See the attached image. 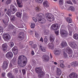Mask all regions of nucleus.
Returning <instances> with one entry per match:
<instances>
[{
    "instance_id": "9b49d317",
    "label": "nucleus",
    "mask_w": 78,
    "mask_h": 78,
    "mask_svg": "<svg viewBox=\"0 0 78 78\" xmlns=\"http://www.w3.org/2000/svg\"><path fill=\"white\" fill-rule=\"evenodd\" d=\"M71 66L73 67H76L78 66V62L74 61L71 63Z\"/></svg>"
},
{
    "instance_id": "f03ea898",
    "label": "nucleus",
    "mask_w": 78,
    "mask_h": 78,
    "mask_svg": "<svg viewBox=\"0 0 78 78\" xmlns=\"http://www.w3.org/2000/svg\"><path fill=\"white\" fill-rule=\"evenodd\" d=\"M46 18H47L48 20L50 22L53 21L54 18H53V15L51 13H48L46 14Z\"/></svg>"
},
{
    "instance_id": "864d4df0",
    "label": "nucleus",
    "mask_w": 78,
    "mask_h": 78,
    "mask_svg": "<svg viewBox=\"0 0 78 78\" xmlns=\"http://www.w3.org/2000/svg\"><path fill=\"white\" fill-rule=\"evenodd\" d=\"M10 47H13V46H14V43L12 42H10Z\"/></svg>"
},
{
    "instance_id": "338daca9",
    "label": "nucleus",
    "mask_w": 78,
    "mask_h": 78,
    "mask_svg": "<svg viewBox=\"0 0 78 78\" xmlns=\"http://www.w3.org/2000/svg\"><path fill=\"white\" fill-rule=\"evenodd\" d=\"M14 7H15L13 5H11L10 7V9H12H12H13V8H14Z\"/></svg>"
},
{
    "instance_id": "c756f323",
    "label": "nucleus",
    "mask_w": 78,
    "mask_h": 78,
    "mask_svg": "<svg viewBox=\"0 0 78 78\" xmlns=\"http://www.w3.org/2000/svg\"><path fill=\"white\" fill-rule=\"evenodd\" d=\"M66 21L69 23H71L72 22V20L71 18H66Z\"/></svg>"
},
{
    "instance_id": "8fccbe9b",
    "label": "nucleus",
    "mask_w": 78,
    "mask_h": 78,
    "mask_svg": "<svg viewBox=\"0 0 78 78\" xmlns=\"http://www.w3.org/2000/svg\"><path fill=\"white\" fill-rule=\"evenodd\" d=\"M10 29H14V26L12 25V24H10Z\"/></svg>"
},
{
    "instance_id": "0eeeda50",
    "label": "nucleus",
    "mask_w": 78,
    "mask_h": 78,
    "mask_svg": "<svg viewBox=\"0 0 78 78\" xmlns=\"http://www.w3.org/2000/svg\"><path fill=\"white\" fill-rule=\"evenodd\" d=\"M43 5L44 7L47 8L49 7V3L47 1H44L43 3Z\"/></svg>"
},
{
    "instance_id": "e433bc0d",
    "label": "nucleus",
    "mask_w": 78,
    "mask_h": 78,
    "mask_svg": "<svg viewBox=\"0 0 78 78\" xmlns=\"http://www.w3.org/2000/svg\"><path fill=\"white\" fill-rule=\"evenodd\" d=\"M35 37L36 38L39 37V35L37 32H35Z\"/></svg>"
},
{
    "instance_id": "a19ab883",
    "label": "nucleus",
    "mask_w": 78,
    "mask_h": 78,
    "mask_svg": "<svg viewBox=\"0 0 78 78\" xmlns=\"http://www.w3.org/2000/svg\"><path fill=\"white\" fill-rule=\"evenodd\" d=\"M6 14L9 17H10V10L9 9L8 10Z\"/></svg>"
},
{
    "instance_id": "774afa93",
    "label": "nucleus",
    "mask_w": 78,
    "mask_h": 78,
    "mask_svg": "<svg viewBox=\"0 0 78 78\" xmlns=\"http://www.w3.org/2000/svg\"><path fill=\"white\" fill-rule=\"evenodd\" d=\"M14 72L16 73H17V72H18V70L16 69H14Z\"/></svg>"
},
{
    "instance_id": "e2e57ef3",
    "label": "nucleus",
    "mask_w": 78,
    "mask_h": 78,
    "mask_svg": "<svg viewBox=\"0 0 78 78\" xmlns=\"http://www.w3.org/2000/svg\"><path fill=\"white\" fill-rule=\"evenodd\" d=\"M10 3V0H7L6 2V4L8 5Z\"/></svg>"
},
{
    "instance_id": "f8f14e48",
    "label": "nucleus",
    "mask_w": 78,
    "mask_h": 78,
    "mask_svg": "<svg viewBox=\"0 0 78 78\" xmlns=\"http://www.w3.org/2000/svg\"><path fill=\"white\" fill-rule=\"evenodd\" d=\"M70 45L71 48H76L77 47V45L76 43L74 42L71 43L70 44Z\"/></svg>"
},
{
    "instance_id": "58836bf2",
    "label": "nucleus",
    "mask_w": 78,
    "mask_h": 78,
    "mask_svg": "<svg viewBox=\"0 0 78 78\" xmlns=\"http://www.w3.org/2000/svg\"><path fill=\"white\" fill-rule=\"evenodd\" d=\"M40 9L39 7H37L35 8V10L36 11L38 12L39 11Z\"/></svg>"
},
{
    "instance_id": "1a4fd4ad",
    "label": "nucleus",
    "mask_w": 78,
    "mask_h": 78,
    "mask_svg": "<svg viewBox=\"0 0 78 78\" xmlns=\"http://www.w3.org/2000/svg\"><path fill=\"white\" fill-rule=\"evenodd\" d=\"M78 75L75 73H71L69 75L70 78H77Z\"/></svg>"
},
{
    "instance_id": "6e6552de",
    "label": "nucleus",
    "mask_w": 78,
    "mask_h": 78,
    "mask_svg": "<svg viewBox=\"0 0 78 78\" xmlns=\"http://www.w3.org/2000/svg\"><path fill=\"white\" fill-rule=\"evenodd\" d=\"M3 37L5 41H6V40L8 41V40L10 39V38H9L10 36L7 34H4L3 35Z\"/></svg>"
},
{
    "instance_id": "39448f33",
    "label": "nucleus",
    "mask_w": 78,
    "mask_h": 78,
    "mask_svg": "<svg viewBox=\"0 0 78 78\" xmlns=\"http://www.w3.org/2000/svg\"><path fill=\"white\" fill-rule=\"evenodd\" d=\"M59 27L58 25V24H52L51 26V28L53 30H56L57 29H58L59 28Z\"/></svg>"
},
{
    "instance_id": "37998d69",
    "label": "nucleus",
    "mask_w": 78,
    "mask_h": 78,
    "mask_svg": "<svg viewBox=\"0 0 78 78\" xmlns=\"http://www.w3.org/2000/svg\"><path fill=\"white\" fill-rule=\"evenodd\" d=\"M22 72L23 75H24L26 74V70L25 69H23L22 70Z\"/></svg>"
},
{
    "instance_id": "4c0bfd02",
    "label": "nucleus",
    "mask_w": 78,
    "mask_h": 78,
    "mask_svg": "<svg viewBox=\"0 0 78 78\" xmlns=\"http://www.w3.org/2000/svg\"><path fill=\"white\" fill-rule=\"evenodd\" d=\"M41 0H35V2L38 4H41L42 3Z\"/></svg>"
},
{
    "instance_id": "2eb2a0df",
    "label": "nucleus",
    "mask_w": 78,
    "mask_h": 78,
    "mask_svg": "<svg viewBox=\"0 0 78 78\" xmlns=\"http://www.w3.org/2000/svg\"><path fill=\"white\" fill-rule=\"evenodd\" d=\"M2 50L4 51H5L7 50V45L6 44H4L2 45Z\"/></svg>"
},
{
    "instance_id": "f704fd0d",
    "label": "nucleus",
    "mask_w": 78,
    "mask_h": 78,
    "mask_svg": "<svg viewBox=\"0 0 78 78\" xmlns=\"http://www.w3.org/2000/svg\"><path fill=\"white\" fill-rule=\"evenodd\" d=\"M33 48L34 49H37V46L36 44H34L33 47Z\"/></svg>"
},
{
    "instance_id": "2f4dec72",
    "label": "nucleus",
    "mask_w": 78,
    "mask_h": 78,
    "mask_svg": "<svg viewBox=\"0 0 78 78\" xmlns=\"http://www.w3.org/2000/svg\"><path fill=\"white\" fill-rule=\"evenodd\" d=\"M11 20V21L12 22H14L15 20V16L14 15H12L10 17Z\"/></svg>"
},
{
    "instance_id": "20e7f679",
    "label": "nucleus",
    "mask_w": 78,
    "mask_h": 78,
    "mask_svg": "<svg viewBox=\"0 0 78 78\" xmlns=\"http://www.w3.org/2000/svg\"><path fill=\"white\" fill-rule=\"evenodd\" d=\"M36 18V19L37 20L38 22L39 21L41 20V19H42V18H45V16L43 14L41 13L38 14L37 15Z\"/></svg>"
},
{
    "instance_id": "423d86ee",
    "label": "nucleus",
    "mask_w": 78,
    "mask_h": 78,
    "mask_svg": "<svg viewBox=\"0 0 78 78\" xmlns=\"http://www.w3.org/2000/svg\"><path fill=\"white\" fill-rule=\"evenodd\" d=\"M8 64L7 62L6 61H4L3 65L2 66V69L3 70H6L8 68Z\"/></svg>"
},
{
    "instance_id": "a18cd8bd",
    "label": "nucleus",
    "mask_w": 78,
    "mask_h": 78,
    "mask_svg": "<svg viewBox=\"0 0 78 78\" xmlns=\"http://www.w3.org/2000/svg\"><path fill=\"white\" fill-rule=\"evenodd\" d=\"M35 53L34 52V50H32L31 51V55H32V56H33L34 55H35Z\"/></svg>"
},
{
    "instance_id": "79ce46f5",
    "label": "nucleus",
    "mask_w": 78,
    "mask_h": 78,
    "mask_svg": "<svg viewBox=\"0 0 78 78\" xmlns=\"http://www.w3.org/2000/svg\"><path fill=\"white\" fill-rule=\"evenodd\" d=\"M63 3V0H59V3L60 5H62Z\"/></svg>"
},
{
    "instance_id": "680f3d73",
    "label": "nucleus",
    "mask_w": 78,
    "mask_h": 78,
    "mask_svg": "<svg viewBox=\"0 0 78 78\" xmlns=\"http://www.w3.org/2000/svg\"><path fill=\"white\" fill-rule=\"evenodd\" d=\"M61 53V51H57V55H59Z\"/></svg>"
},
{
    "instance_id": "4d7b16f0",
    "label": "nucleus",
    "mask_w": 78,
    "mask_h": 78,
    "mask_svg": "<svg viewBox=\"0 0 78 78\" xmlns=\"http://www.w3.org/2000/svg\"><path fill=\"white\" fill-rule=\"evenodd\" d=\"M33 41H30L29 42V45L32 46L33 45Z\"/></svg>"
},
{
    "instance_id": "72a5a7b5",
    "label": "nucleus",
    "mask_w": 78,
    "mask_h": 78,
    "mask_svg": "<svg viewBox=\"0 0 78 78\" xmlns=\"http://www.w3.org/2000/svg\"><path fill=\"white\" fill-rule=\"evenodd\" d=\"M63 56L65 58H69L67 57L68 56L67 54L65 52H63Z\"/></svg>"
},
{
    "instance_id": "6e6d98bb",
    "label": "nucleus",
    "mask_w": 78,
    "mask_h": 78,
    "mask_svg": "<svg viewBox=\"0 0 78 78\" xmlns=\"http://www.w3.org/2000/svg\"><path fill=\"white\" fill-rule=\"evenodd\" d=\"M9 22V20H8L7 21H5V22L3 20V22L4 23H8Z\"/></svg>"
},
{
    "instance_id": "bf43d9fd",
    "label": "nucleus",
    "mask_w": 78,
    "mask_h": 78,
    "mask_svg": "<svg viewBox=\"0 0 78 78\" xmlns=\"http://www.w3.org/2000/svg\"><path fill=\"white\" fill-rule=\"evenodd\" d=\"M40 41H41V42H43V39L42 38V37H41V38L40 40Z\"/></svg>"
},
{
    "instance_id": "393cba45",
    "label": "nucleus",
    "mask_w": 78,
    "mask_h": 78,
    "mask_svg": "<svg viewBox=\"0 0 78 78\" xmlns=\"http://www.w3.org/2000/svg\"><path fill=\"white\" fill-rule=\"evenodd\" d=\"M17 11V9L16 7H15L14 8L12 9V10L11 11L10 13L11 14H14Z\"/></svg>"
},
{
    "instance_id": "5701e85b",
    "label": "nucleus",
    "mask_w": 78,
    "mask_h": 78,
    "mask_svg": "<svg viewBox=\"0 0 78 78\" xmlns=\"http://www.w3.org/2000/svg\"><path fill=\"white\" fill-rule=\"evenodd\" d=\"M67 45V43L65 41H62L61 43V48H63Z\"/></svg>"
},
{
    "instance_id": "c85d7f7f",
    "label": "nucleus",
    "mask_w": 78,
    "mask_h": 78,
    "mask_svg": "<svg viewBox=\"0 0 78 78\" xmlns=\"http://www.w3.org/2000/svg\"><path fill=\"white\" fill-rule=\"evenodd\" d=\"M5 56L9 59H10V52H8L5 55Z\"/></svg>"
},
{
    "instance_id": "13d9d810",
    "label": "nucleus",
    "mask_w": 78,
    "mask_h": 78,
    "mask_svg": "<svg viewBox=\"0 0 78 78\" xmlns=\"http://www.w3.org/2000/svg\"><path fill=\"white\" fill-rule=\"evenodd\" d=\"M44 34L46 35H48V31H46L44 32Z\"/></svg>"
},
{
    "instance_id": "b1692460",
    "label": "nucleus",
    "mask_w": 78,
    "mask_h": 78,
    "mask_svg": "<svg viewBox=\"0 0 78 78\" xmlns=\"http://www.w3.org/2000/svg\"><path fill=\"white\" fill-rule=\"evenodd\" d=\"M53 15L56 16L58 13V11L55 8L53 9Z\"/></svg>"
},
{
    "instance_id": "7ed1b4c3",
    "label": "nucleus",
    "mask_w": 78,
    "mask_h": 78,
    "mask_svg": "<svg viewBox=\"0 0 78 78\" xmlns=\"http://www.w3.org/2000/svg\"><path fill=\"white\" fill-rule=\"evenodd\" d=\"M60 34L62 37H66L68 36V32L65 30H60Z\"/></svg>"
},
{
    "instance_id": "49530a36",
    "label": "nucleus",
    "mask_w": 78,
    "mask_h": 78,
    "mask_svg": "<svg viewBox=\"0 0 78 78\" xmlns=\"http://www.w3.org/2000/svg\"><path fill=\"white\" fill-rule=\"evenodd\" d=\"M32 68V67L30 66H28L27 68V70H30Z\"/></svg>"
},
{
    "instance_id": "473e14b6",
    "label": "nucleus",
    "mask_w": 78,
    "mask_h": 78,
    "mask_svg": "<svg viewBox=\"0 0 78 78\" xmlns=\"http://www.w3.org/2000/svg\"><path fill=\"white\" fill-rule=\"evenodd\" d=\"M73 37L75 39H78V34H75L73 35Z\"/></svg>"
},
{
    "instance_id": "5fc2aeb1",
    "label": "nucleus",
    "mask_w": 78,
    "mask_h": 78,
    "mask_svg": "<svg viewBox=\"0 0 78 78\" xmlns=\"http://www.w3.org/2000/svg\"><path fill=\"white\" fill-rule=\"evenodd\" d=\"M13 56V54L12 53V52H11V51H10V58H12Z\"/></svg>"
},
{
    "instance_id": "a878e982",
    "label": "nucleus",
    "mask_w": 78,
    "mask_h": 78,
    "mask_svg": "<svg viewBox=\"0 0 78 78\" xmlns=\"http://www.w3.org/2000/svg\"><path fill=\"white\" fill-rule=\"evenodd\" d=\"M55 39V37L53 36V35H51V37H50V41L52 42H53L54 41Z\"/></svg>"
},
{
    "instance_id": "69168bd1",
    "label": "nucleus",
    "mask_w": 78,
    "mask_h": 78,
    "mask_svg": "<svg viewBox=\"0 0 78 78\" xmlns=\"http://www.w3.org/2000/svg\"><path fill=\"white\" fill-rule=\"evenodd\" d=\"M7 76L9 77V78H10V73H8L7 74Z\"/></svg>"
},
{
    "instance_id": "aec40b11",
    "label": "nucleus",
    "mask_w": 78,
    "mask_h": 78,
    "mask_svg": "<svg viewBox=\"0 0 78 78\" xmlns=\"http://www.w3.org/2000/svg\"><path fill=\"white\" fill-rule=\"evenodd\" d=\"M66 51L67 53H68V54L70 53V52H73V50L71 48H69V47H68L66 48Z\"/></svg>"
},
{
    "instance_id": "de8ad7c7",
    "label": "nucleus",
    "mask_w": 78,
    "mask_h": 78,
    "mask_svg": "<svg viewBox=\"0 0 78 78\" xmlns=\"http://www.w3.org/2000/svg\"><path fill=\"white\" fill-rule=\"evenodd\" d=\"M2 31H3V28L2 27L0 26V33L2 32Z\"/></svg>"
},
{
    "instance_id": "9d476101",
    "label": "nucleus",
    "mask_w": 78,
    "mask_h": 78,
    "mask_svg": "<svg viewBox=\"0 0 78 78\" xmlns=\"http://www.w3.org/2000/svg\"><path fill=\"white\" fill-rule=\"evenodd\" d=\"M39 48L41 51L45 52L47 51V49L45 47H42V45L41 44H40Z\"/></svg>"
},
{
    "instance_id": "09e8293b",
    "label": "nucleus",
    "mask_w": 78,
    "mask_h": 78,
    "mask_svg": "<svg viewBox=\"0 0 78 78\" xmlns=\"http://www.w3.org/2000/svg\"><path fill=\"white\" fill-rule=\"evenodd\" d=\"M16 48V47L13 48H12V52H13V53H14V51L15 52V51H16V50H17V49Z\"/></svg>"
},
{
    "instance_id": "a211bd4d",
    "label": "nucleus",
    "mask_w": 78,
    "mask_h": 78,
    "mask_svg": "<svg viewBox=\"0 0 78 78\" xmlns=\"http://www.w3.org/2000/svg\"><path fill=\"white\" fill-rule=\"evenodd\" d=\"M57 71L56 72V74L57 76H61L62 74L61 70L59 68H57Z\"/></svg>"
},
{
    "instance_id": "f3484780",
    "label": "nucleus",
    "mask_w": 78,
    "mask_h": 78,
    "mask_svg": "<svg viewBox=\"0 0 78 78\" xmlns=\"http://www.w3.org/2000/svg\"><path fill=\"white\" fill-rule=\"evenodd\" d=\"M43 59H44L47 62L49 60L50 58L48 55H46L43 56Z\"/></svg>"
},
{
    "instance_id": "dca6fc26",
    "label": "nucleus",
    "mask_w": 78,
    "mask_h": 78,
    "mask_svg": "<svg viewBox=\"0 0 78 78\" xmlns=\"http://www.w3.org/2000/svg\"><path fill=\"white\" fill-rule=\"evenodd\" d=\"M19 40V41H21L22 40H23V39L24 38V37L23 36V34H22V33H19V36L18 37Z\"/></svg>"
},
{
    "instance_id": "6ab92c4d",
    "label": "nucleus",
    "mask_w": 78,
    "mask_h": 78,
    "mask_svg": "<svg viewBox=\"0 0 78 78\" xmlns=\"http://www.w3.org/2000/svg\"><path fill=\"white\" fill-rule=\"evenodd\" d=\"M16 2L17 4L18 5V6L20 8H22L23 6V3L22 2H20V1L17 0Z\"/></svg>"
},
{
    "instance_id": "412c9836",
    "label": "nucleus",
    "mask_w": 78,
    "mask_h": 78,
    "mask_svg": "<svg viewBox=\"0 0 78 78\" xmlns=\"http://www.w3.org/2000/svg\"><path fill=\"white\" fill-rule=\"evenodd\" d=\"M58 63L60 64V66L61 68H64V62L63 60H59L58 61Z\"/></svg>"
},
{
    "instance_id": "f257e3e1",
    "label": "nucleus",
    "mask_w": 78,
    "mask_h": 78,
    "mask_svg": "<svg viewBox=\"0 0 78 78\" xmlns=\"http://www.w3.org/2000/svg\"><path fill=\"white\" fill-rule=\"evenodd\" d=\"M27 58L26 57L23 55L19 56L18 58V63L19 66L23 67L27 65Z\"/></svg>"
},
{
    "instance_id": "603ef678",
    "label": "nucleus",
    "mask_w": 78,
    "mask_h": 78,
    "mask_svg": "<svg viewBox=\"0 0 78 78\" xmlns=\"http://www.w3.org/2000/svg\"><path fill=\"white\" fill-rule=\"evenodd\" d=\"M72 52H70L69 53V56L70 57H71L73 56V54H72Z\"/></svg>"
},
{
    "instance_id": "7c9ffc66",
    "label": "nucleus",
    "mask_w": 78,
    "mask_h": 78,
    "mask_svg": "<svg viewBox=\"0 0 78 78\" xmlns=\"http://www.w3.org/2000/svg\"><path fill=\"white\" fill-rule=\"evenodd\" d=\"M44 37H45V38L44 39V41L46 43H48L49 42V41L48 40V39L47 38L48 37L45 36Z\"/></svg>"
},
{
    "instance_id": "4468645a",
    "label": "nucleus",
    "mask_w": 78,
    "mask_h": 78,
    "mask_svg": "<svg viewBox=\"0 0 78 78\" xmlns=\"http://www.w3.org/2000/svg\"><path fill=\"white\" fill-rule=\"evenodd\" d=\"M42 69L40 67L35 68V71L37 73H40L42 72Z\"/></svg>"
},
{
    "instance_id": "4be33fe9",
    "label": "nucleus",
    "mask_w": 78,
    "mask_h": 78,
    "mask_svg": "<svg viewBox=\"0 0 78 78\" xmlns=\"http://www.w3.org/2000/svg\"><path fill=\"white\" fill-rule=\"evenodd\" d=\"M44 72L43 71H41L40 73L38 74V77L39 78H41L44 76Z\"/></svg>"
},
{
    "instance_id": "0e129e2a",
    "label": "nucleus",
    "mask_w": 78,
    "mask_h": 78,
    "mask_svg": "<svg viewBox=\"0 0 78 78\" xmlns=\"http://www.w3.org/2000/svg\"><path fill=\"white\" fill-rule=\"evenodd\" d=\"M57 51H57V50L54 51V54L55 55H57Z\"/></svg>"
},
{
    "instance_id": "cd10ccee",
    "label": "nucleus",
    "mask_w": 78,
    "mask_h": 78,
    "mask_svg": "<svg viewBox=\"0 0 78 78\" xmlns=\"http://www.w3.org/2000/svg\"><path fill=\"white\" fill-rule=\"evenodd\" d=\"M22 13L20 12H18L16 13V16L17 17L20 18L22 17Z\"/></svg>"
},
{
    "instance_id": "052dcab7",
    "label": "nucleus",
    "mask_w": 78,
    "mask_h": 78,
    "mask_svg": "<svg viewBox=\"0 0 78 78\" xmlns=\"http://www.w3.org/2000/svg\"><path fill=\"white\" fill-rule=\"evenodd\" d=\"M33 21H34L35 23L37 21L36 19L34 17L33 18Z\"/></svg>"
},
{
    "instance_id": "ddd939ff",
    "label": "nucleus",
    "mask_w": 78,
    "mask_h": 78,
    "mask_svg": "<svg viewBox=\"0 0 78 78\" xmlns=\"http://www.w3.org/2000/svg\"><path fill=\"white\" fill-rule=\"evenodd\" d=\"M48 47L49 49L53 50L55 48L54 45L52 43H49L48 44Z\"/></svg>"
},
{
    "instance_id": "c9c22d12",
    "label": "nucleus",
    "mask_w": 78,
    "mask_h": 78,
    "mask_svg": "<svg viewBox=\"0 0 78 78\" xmlns=\"http://www.w3.org/2000/svg\"><path fill=\"white\" fill-rule=\"evenodd\" d=\"M35 26V24L33 23H31V25L30 26V27L32 28H34V27Z\"/></svg>"
},
{
    "instance_id": "c03bdc74",
    "label": "nucleus",
    "mask_w": 78,
    "mask_h": 78,
    "mask_svg": "<svg viewBox=\"0 0 78 78\" xmlns=\"http://www.w3.org/2000/svg\"><path fill=\"white\" fill-rule=\"evenodd\" d=\"M75 9L74 7L73 6H71L70 7V10L71 11H74Z\"/></svg>"
},
{
    "instance_id": "3c124183",
    "label": "nucleus",
    "mask_w": 78,
    "mask_h": 78,
    "mask_svg": "<svg viewBox=\"0 0 78 78\" xmlns=\"http://www.w3.org/2000/svg\"><path fill=\"white\" fill-rule=\"evenodd\" d=\"M67 3L69 4L73 5V3L70 1H67Z\"/></svg>"
},
{
    "instance_id": "ea45409f",
    "label": "nucleus",
    "mask_w": 78,
    "mask_h": 78,
    "mask_svg": "<svg viewBox=\"0 0 78 78\" xmlns=\"http://www.w3.org/2000/svg\"><path fill=\"white\" fill-rule=\"evenodd\" d=\"M60 41L59 39H56V44H57V45H58L60 43Z\"/></svg>"
},
{
    "instance_id": "bb28decb",
    "label": "nucleus",
    "mask_w": 78,
    "mask_h": 78,
    "mask_svg": "<svg viewBox=\"0 0 78 78\" xmlns=\"http://www.w3.org/2000/svg\"><path fill=\"white\" fill-rule=\"evenodd\" d=\"M38 22L40 23H45V20L44 18H42Z\"/></svg>"
}]
</instances>
